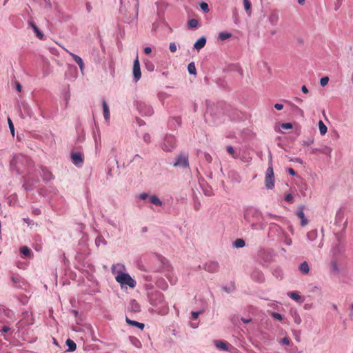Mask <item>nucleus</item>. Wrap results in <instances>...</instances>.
<instances>
[{
  "label": "nucleus",
  "instance_id": "f257e3e1",
  "mask_svg": "<svg viewBox=\"0 0 353 353\" xmlns=\"http://www.w3.org/2000/svg\"><path fill=\"white\" fill-rule=\"evenodd\" d=\"M243 219L252 230H263L266 227L262 212L254 207L248 206L244 209Z\"/></svg>",
  "mask_w": 353,
  "mask_h": 353
},
{
  "label": "nucleus",
  "instance_id": "f03ea898",
  "mask_svg": "<svg viewBox=\"0 0 353 353\" xmlns=\"http://www.w3.org/2000/svg\"><path fill=\"white\" fill-rule=\"evenodd\" d=\"M112 273L115 275V280L121 285H128L130 288H134L137 282L125 272V267L121 263L114 264L111 267Z\"/></svg>",
  "mask_w": 353,
  "mask_h": 353
},
{
  "label": "nucleus",
  "instance_id": "7ed1b4c3",
  "mask_svg": "<svg viewBox=\"0 0 353 353\" xmlns=\"http://www.w3.org/2000/svg\"><path fill=\"white\" fill-rule=\"evenodd\" d=\"M346 212V208L344 206L339 208L336 211L334 228H332V232H334L336 236L345 231L347 225Z\"/></svg>",
  "mask_w": 353,
  "mask_h": 353
},
{
  "label": "nucleus",
  "instance_id": "20e7f679",
  "mask_svg": "<svg viewBox=\"0 0 353 353\" xmlns=\"http://www.w3.org/2000/svg\"><path fill=\"white\" fill-rule=\"evenodd\" d=\"M176 139L174 136L168 134L165 137L162 149L166 152H170L176 147Z\"/></svg>",
  "mask_w": 353,
  "mask_h": 353
},
{
  "label": "nucleus",
  "instance_id": "39448f33",
  "mask_svg": "<svg viewBox=\"0 0 353 353\" xmlns=\"http://www.w3.org/2000/svg\"><path fill=\"white\" fill-rule=\"evenodd\" d=\"M137 108L143 116H151L154 112L152 108L150 105L141 101L137 102Z\"/></svg>",
  "mask_w": 353,
  "mask_h": 353
},
{
  "label": "nucleus",
  "instance_id": "423d86ee",
  "mask_svg": "<svg viewBox=\"0 0 353 353\" xmlns=\"http://www.w3.org/2000/svg\"><path fill=\"white\" fill-rule=\"evenodd\" d=\"M265 185L268 190H272L274 187V177L272 165H269L266 170Z\"/></svg>",
  "mask_w": 353,
  "mask_h": 353
},
{
  "label": "nucleus",
  "instance_id": "0eeeda50",
  "mask_svg": "<svg viewBox=\"0 0 353 353\" xmlns=\"http://www.w3.org/2000/svg\"><path fill=\"white\" fill-rule=\"evenodd\" d=\"M174 166L181 168H188L189 166L188 155L181 154L176 157Z\"/></svg>",
  "mask_w": 353,
  "mask_h": 353
},
{
  "label": "nucleus",
  "instance_id": "6e6552de",
  "mask_svg": "<svg viewBox=\"0 0 353 353\" xmlns=\"http://www.w3.org/2000/svg\"><path fill=\"white\" fill-rule=\"evenodd\" d=\"M150 302L154 306L163 304V294L161 292H155L150 296Z\"/></svg>",
  "mask_w": 353,
  "mask_h": 353
},
{
  "label": "nucleus",
  "instance_id": "1a4fd4ad",
  "mask_svg": "<svg viewBox=\"0 0 353 353\" xmlns=\"http://www.w3.org/2000/svg\"><path fill=\"white\" fill-rule=\"evenodd\" d=\"M133 77L135 82H137L141 77V72L138 57H137L133 62Z\"/></svg>",
  "mask_w": 353,
  "mask_h": 353
},
{
  "label": "nucleus",
  "instance_id": "9d476101",
  "mask_svg": "<svg viewBox=\"0 0 353 353\" xmlns=\"http://www.w3.org/2000/svg\"><path fill=\"white\" fill-rule=\"evenodd\" d=\"M72 163L77 167H81L83 162V156L81 152H72L71 154Z\"/></svg>",
  "mask_w": 353,
  "mask_h": 353
},
{
  "label": "nucleus",
  "instance_id": "9b49d317",
  "mask_svg": "<svg viewBox=\"0 0 353 353\" xmlns=\"http://www.w3.org/2000/svg\"><path fill=\"white\" fill-rule=\"evenodd\" d=\"M64 50L73 58L74 61L79 65L81 72L83 73L85 66L82 59L79 56L70 52L66 48H64Z\"/></svg>",
  "mask_w": 353,
  "mask_h": 353
},
{
  "label": "nucleus",
  "instance_id": "f8f14e48",
  "mask_svg": "<svg viewBox=\"0 0 353 353\" xmlns=\"http://www.w3.org/2000/svg\"><path fill=\"white\" fill-rule=\"evenodd\" d=\"M205 270L209 272H216L219 269V265L216 261H210L205 264Z\"/></svg>",
  "mask_w": 353,
  "mask_h": 353
},
{
  "label": "nucleus",
  "instance_id": "ddd939ff",
  "mask_svg": "<svg viewBox=\"0 0 353 353\" xmlns=\"http://www.w3.org/2000/svg\"><path fill=\"white\" fill-rule=\"evenodd\" d=\"M279 20V14L276 10L270 12L268 17V21L272 26H276Z\"/></svg>",
  "mask_w": 353,
  "mask_h": 353
},
{
  "label": "nucleus",
  "instance_id": "4468645a",
  "mask_svg": "<svg viewBox=\"0 0 353 353\" xmlns=\"http://www.w3.org/2000/svg\"><path fill=\"white\" fill-rule=\"evenodd\" d=\"M102 105L104 119L107 123H109L110 119V112L109 106L105 100H103Z\"/></svg>",
  "mask_w": 353,
  "mask_h": 353
},
{
  "label": "nucleus",
  "instance_id": "2eb2a0df",
  "mask_svg": "<svg viewBox=\"0 0 353 353\" xmlns=\"http://www.w3.org/2000/svg\"><path fill=\"white\" fill-rule=\"evenodd\" d=\"M251 277L253 280L257 282H263L264 281V275L261 271L259 270H254L251 274Z\"/></svg>",
  "mask_w": 353,
  "mask_h": 353
},
{
  "label": "nucleus",
  "instance_id": "dca6fc26",
  "mask_svg": "<svg viewBox=\"0 0 353 353\" xmlns=\"http://www.w3.org/2000/svg\"><path fill=\"white\" fill-rule=\"evenodd\" d=\"M296 215L301 219V224L302 226H305L307 224L308 221L305 216L303 208L302 206L299 208L296 212Z\"/></svg>",
  "mask_w": 353,
  "mask_h": 353
},
{
  "label": "nucleus",
  "instance_id": "f3484780",
  "mask_svg": "<svg viewBox=\"0 0 353 353\" xmlns=\"http://www.w3.org/2000/svg\"><path fill=\"white\" fill-rule=\"evenodd\" d=\"M206 43V39L204 37H200L194 44V48L197 50L202 49Z\"/></svg>",
  "mask_w": 353,
  "mask_h": 353
},
{
  "label": "nucleus",
  "instance_id": "a211bd4d",
  "mask_svg": "<svg viewBox=\"0 0 353 353\" xmlns=\"http://www.w3.org/2000/svg\"><path fill=\"white\" fill-rule=\"evenodd\" d=\"M148 201L156 206H161L163 205L162 201L155 194L150 195Z\"/></svg>",
  "mask_w": 353,
  "mask_h": 353
},
{
  "label": "nucleus",
  "instance_id": "6ab92c4d",
  "mask_svg": "<svg viewBox=\"0 0 353 353\" xmlns=\"http://www.w3.org/2000/svg\"><path fill=\"white\" fill-rule=\"evenodd\" d=\"M300 272L303 274H307L310 272V267L306 261L301 263L299 268Z\"/></svg>",
  "mask_w": 353,
  "mask_h": 353
},
{
  "label": "nucleus",
  "instance_id": "aec40b11",
  "mask_svg": "<svg viewBox=\"0 0 353 353\" xmlns=\"http://www.w3.org/2000/svg\"><path fill=\"white\" fill-rule=\"evenodd\" d=\"M343 268L335 263H332V275L339 276L343 274Z\"/></svg>",
  "mask_w": 353,
  "mask_h": 353
},
{
  "label": "nucleus",
  "instance_id": "412c9836",
  "mask_svg": "<svg viewBox=\"0 0 353 353\" xmlns=\"http://www.w3.org/2000/svg\"><path fill=\"white\" fill-rule=\"evenodd\" d=\"M126 322L128 325H132V326H135V327H139L140 330H143L144 328V324L143 323H139V322H137L136 321H133V320H130V319H128V317H126Z\"/></svg>",
  "mask_w": 353,
  "mask_h": 353
},
{
  "label": "nucleus",
  "instance_id": "4be33fe9",
  "mask_svg": "<svg viewBox=\"0 0 353 353\" xmlns=\"http://www.w3.org/2000/svg\"><path fill=\"white\" fill-rule=\"evenodd\" d=\"M30 26L32 28L34 32H35L37 37L40 39H42L43 38V33L39 30V28H37V26L33 23V22H30L29 23Z\"/></svg>",
  "mask_w": 353,
  "mask_h": 353
},
{
  "label": "nucleus",
  "instance_id": "5701e85b",
  "mask_svg": "<svg viewBox=\"0 0 353 353\" xmlns=\"http://www.w3.org/2000/svg\"><path fill=\"white\" fill-rule=\"evenodd\" d=\"M214 345L219 349H221V350H228V344L226 343L223 342V341H214Z\"/></svg>",
  "mask_w": 353,
  "mask_h": 353
},
{
  "label": "nucleus",
  "instance_id": "b1692460",
  "mask_svg": "<svg viewBox=\"0 0 353 353\" xmlns=\"http://www.w3.org/2000/svg\"><path fill=\"white\" fill-rule=\"evenodd\" d=\"M144 65L145 69L149 72H153L154 70V63L148 59L144 60Z\"/></svg>",
  "mask_w": 353,
  "mask_h": 353
},
{
  "label": "nucleus",
  "instance_id": "393cba45",
  "mask_svg": "<svg viewBox=\"0 0 353 353\" xmlns=\"http://www.w3.org/2000/svg\"><path fill=\"white\" fill-rule=\"evenodd\" d=\"M66 345L68 347V352H73L76 350V343L71 339H67Z\"/></svg>",
  "mask_w": 353,
  "mask_h": 353
},
{
  "label": "nucleus",
  "instance_id": "a878e982",
  "mask_svg": "<svg viewBox=\"0 0 353 353\" xmlns=\"http://www.w3.org/2000/svg\"><path fill=\"white\" fill-rule=\"evenodd\" d=\"M317 237V231L316 230H313L307 232V238L310 241H313Z\"/></svg>",
  "mask_w": 353,
  "mask_h": 353
},
{
  "label": "nucleus",
  "instance_id": "bb28decb",
  "mask_svg": "<svg viewBox=\"0 0 353 353\" xmlns=\"http://www.w3.org/2000/svg\"><path fill=\"white\" fill-rule=\"evenodd\" d=\"M226 150L234 159H237L239 157V154L231 145L227 146Z\"/></svg>",
  "mask_w": 353,
  "mask_h": 353
},
{
  "label": "nucleus",
  "instance_id": "cd10ccee",
  "mask_svg": "<svg viewBox=\"0 0 353 353\" xmlns=\"http://www.w3.org/2000/svg\"><path fill=\"white\" fill-rule=\"evenodd\" d=\"M232 37V34L228 32H221L219 34L218 38L221 41L226 40Z\"/></svg>",
  "mask_w": 353,
  "mask_h": 353
},
{
  "label": "nucleus",
  "instance_id": "c85d7f7f",
  "mask_svg": "<svg viewBox=\"0 0 353 353\" xmlns=\"http://www.w3.org/2000/svg\"><path fill=\"white\" fill-rule=\"evenodd\" d=\"M243 6H244L245 10L247 12L248 14L250 16L251 14L250 10H251V6H252L250 0H243Z\"/></svg>",
  "mask_w": 353,
  "mask_h": 353
},
{
  "label": "nucleus",
  "instance_id": "c756f323",
  "mask_svg": "<svg viewBox=\"0 0 353 353\" xmlns=\"http://www.w3.org/2000/svg\"><path fill=\"white\" fill-rule=\"evenodd\" d=\"M20 252L21 254H23L26 257H30L31 256V252L30 249L27 246H22L20 248Z\"/></svg>",
  "mask_w": 353,
  "mask_h": 353
},
{
  "label": "nucleus",
  "instance_id": "7c9ffc66",
  "mask_svg": "<svg viewBox=\"0 0 353 353\" xmlns=\"http://www.w3.org/2000/svg\"><path fill=\"white\" fill-rule=\"evenodd\" d=\"M319 128L321 134L323 135L327 132V127L322 121H319Z\"/></svg>",
  "mask_w": 353,
  "mask_h": 353
},
{
  "label": "nucleus",
  "instance_id": "2f4dec72",
  "mask_svg": "<svg viewBox=\"0 0 353 353\" xmlns=\"http://www.w3.org/2000/svg\"><path fill=\"white\" fill-rule=\"evenodd\" d=\"M131 310L135 312L140 311V305L139 303L133 300L130 302Z\"/></svg>",
  "mask_w": 353,
  "mask_h": 353
},
{
  "label": "nucleus",
  "instance_id": "473e14b6",
  "mask_svg": "<svg viewBox=\"0 0 353 353\" xmlns=\"http://www.w3.org/2000/svg\"><path fill=\"white\" fill-rule=\"evenodd\" d=\"M245 243L243 239H238L234 242V246L237 248H243Z\"/></svg>",
  "mask_w": 353,
  "mask_h": 353
},
{
  "label": "nucleus",
  "instance_id": "72a5a7b5",
  "mask_svg": "<svg viewBox=\"0 0 353 353\" xmlns=\"http://www.w3.org/2000/svg\"><path fill=\"white\" fill-rule=\"evenodd\" d=\"M95 243L97 246L105 245L106 244V241L102 236H98L95 240Z\"/></svg>",
  "mask_w": 353,
  "mask_h": 353
},
{
  "label": "nucleus",
  "instance_id": "f704fd0d",
  "mask_svg": "<svg viewBox=\"0 0 353 353\" xmlns=\"http://www.w3.org/2000/svg\"><path fill=\"white\" fill-rule=\"evenodd\" d=\"M288 296L296 301H299L301 300L300 295L296 292H290L288 293Z\"/></svg>",
  "mask_w": 353,
  "mask_h": 353
},
{
  "label": "nucleus",
  "instance_id": "c9c22d12",
  "mask_svg": "<svg viewBox=\"0 0 353 353\" xmlns=\"http://www.w3.org/2000/svg\"><path fill=\"white\" fill-rule=\"evenodd\" d=\"M292 316L296 324L299 325L301 323V318L296 312H292Z\"/></svg>",
  "mask_w": 353,
  "mask_h": 353
},
{
  "label": "nucleus",
  "instance_id": "e433bc0d",
  "mask_svg": "<svg viewBox=\"0 0 353 353\" xmlns=\"http://www.w3.org/2000/svg\"><path fill=\"white\" fill-rule=\"evenodd\" d=\"M188 70L190 74H196V70L195 65L193 62L188 64Z\"/></svg>",
  "mask_w": 353,
  "mask_h": 353
},
{
  "label": "nucleus",
  "instance_id": "4c0bfd02",
  "mask_svg": "<svg viewBox=\"0 0 353 353\" xmlns=\"http://www.w3.org/2000/svg\"><path fill=\"white\" fill-rule=\"evenodd\" d=\"M283 243L287 245H292V239L288 236V235L286 233H283Z\"/></svg>",
  "mask_w": 353,
  "mask_h": 353
},
{
  "label": "nucleus",
  "instance_id": "58836bf2",
  "mask_svg": "<svg viewBox=\"0 0 353 353\" xmlns=\"http://www.w3.org/2000/svg\"><path fill=\"white\" fill-rule=\"evenodd\" d=\"M198 26V21L196 19H192L188 21V26L190 28H196Z\"/></svg>",
  "mask_w": 353,
  "mask_h": 353
},
{
  "label": "nucleus",
  "instance_id": "ea45409f",
  "mask_svg": "<svg viewBox=\"0 0 353 353\" xmlns=\"http://www.w3.org/2000/svg\"><path fill=\"white\" fill-rule=\"evenodd\" d=\"M8 125H9V128H10V132H11L12 135L14 137V124H13L12 120L10 118H8Z\"/></svg>",
  "mask_w": 353,
  "mask_h": 353
},
{
  "label": "nucleus",
  "instance_id": "a19ab883",
  "mask_svg": "<svg viewBox=\"0 0 353 353\" xmlns=\"http://www.w3.org/2000/svg\"><path fill=\"white\" fill-rule=\"evenodd\" d=\"M200 8L201 9L205 12H208L210 11V9H209V6H208V4L205 2H202L201 4H200Z\"/></svg>",
  "mask_w": 353,
  "mask_h": 353
},
{
  "label": "nucleus",
  "instance_id": "79ce46f5",
  "mask_svg": "<svg viewBox=\"0 0 353 353\" xmlns=\"http://www.w3.org/2000/svg\"><path fill=\"white\" fill-rule=\"evenodd\" d=\"M130 341L131 343L137 347H140L141 346V343L140 341L134 338V337H130Z\"/></svg>",
  "mask_w": 353,
  "mask_h": 353
},
{
  "label": "nucleus",
  "instance_id": "37998d69",
  "mask_svg": "<svg viewBox=\"0 0 353 353\" xmlns=\"http://www.w3.org/2000/svg\"><path fill=\"white\" fill-rule=\"evenodd\" d=\"M329 81H330L329 77H324L321 79L320 84L321 86L324 87L328 83Z\"/></svg>",
  "mask_w": 353,
  "mask_h": 353
},
{
  "label": "nucleus",
  "instance_id": "c03bdc74",
  "mask_svg": "<svg viewBox=\"0 0 353 353\" xmlns=\"http://www.w3.org/2000/svg\"><path fill=\"white\" fill-rule=\"evenodd\" d=\"M43 177L46 180H50L52 178V174L47 170H43Z\"/></svg>",
  "mask_w": 353,
  "mask_h": 353
},
{
  "label": "nucleus",
  "instance_id": "a18cd8bd",
  "mask_svg": "<svg viewBox=\"0 0 353 353\" xmlns=\"http://www.w3.org/2000/svg\"><path fill=\"white\" fill-rule=\"evenodd\" d=\"M281 127L284 130H289L292 128V124L291 123H283L281 125Z\"/></svg>",
  "mask_w": 353,
  "mask_h": 353
},
{
  "label": "nucleus",
  "instance_id": "49530a36",
  "mask_svg": "<svg viewBox=\"0 0 353 353\" xmlns=\"http://www.w3.org/2000/svg\"><path fill=\"white\" fill-rule=\"evenodd\" d=\"M169 49L172 52H175L177 50V46L175 43L172 42L170 43Z\"/></svg>",
  "mask_w": 353,
  "mask_h": 353
},
{
  "label": "nucleus",
  "instance_id": "de8ad7c7",
  "mask_svg": "<svg viewBox=\"0 0 353 353\" xmlns=\"http://www.w3.org/2000/svg\"><path fill=\"white\" fill-rule=\"evenodd\" d=\"M280 344L289 345L290 344V339L288 337H284L281 340Z\"/></svg>",
  "mask_w": 353,
  "mask_h": 353
},
{
  "label": "nucleus",
  "instance_id": "09e8293b",
  "mask_svg": "<svg viewBox=\"0 0 353 353\" xmlns=\"http://www.w3.org/2000/svg\"><path fill=\"white\" fill-rule=\"evenodd\" d=\"M271 316L274 318L275 319L278 320V321H282L283 319V317L281 316V314L277 313V312H272L271 314Z\"/></svg>",
  "mask_w": 353,
  "mask_h": 353
},
{
  "label": "nucleus",
  "instance_id": "8fccbe9b",
  "mask_svg": "<svg viewBox=\"0 0 353 353\" xmlns=\"http://www.w3.org/2000/svg\"><path fill=\"white\" fill-rule=\"evenodd\" d=\"M22 107H23V110L26 112L27 115L30 117L31 112H30L28 105L27 103H22Z\"/></svg>",
  "mask_w": 353,
  "mask_h": 353
},
{
  "label": "nucleus",
  "instance_id": "3c124183",
  "mask_svg": "<svg viewBox=\"0 0 353 353\" xmlns=\"http://www.w3.org/2000/svg\"><path fill=\"white\" fill-rule=\"evenodd\" d=\"M150 195H149L148 193L146 192H142L141 194H139V198L141 199V200H145L147 199H149V197H150Z\"/></svg>",
  "mask_w": 353,
  "mask_h": 353
},
{
  "label": "nucleus",
  "instance_id": "603ef678",
  "mask_svg": "<svg viewBox=\"0 0 353 353\" xmlns=\"http://www.w3.org/2000/svg\"><path fill=\"white\" fill-rule=\"evenodd\" d=\"M143 139L145 143H150L151 141V137L150 134L145 133L143 136Z\"/></svg>",
  "mask_w": 353,
  "mask_h": 353
},
{
  "label": "nucleus",
  "instance_id": "864d4df0",
  "mask_svg": "<svg viewBox=\"0 0 353 353\" xmlns=\"http://www.w3.org/2000/svg\"><path fill=\"white\" fill-rule=\"evenodd\" d=\"M285 200L288 202H292L293 201V196L291 194H288L285 196Z\"/></svg>",
  "mask_w": 353,
  "mask_h": 353
},
{
  "label": "nucleus",
  "instance_id": "5fc2aeb1",
  "mask_svg": "<svg viewBox=\"0 0 353 353\" xmlns=\"http://www.w3.org/2000/svg\"><path fill=\"white\" fill-rule=\"evenodd\" d=\"M144 52L146 54H150L152 53V48L150 47H145L144 48Z\"/></svg>",
  "mask_w": 353,
  "mask_h": 353
},
{
  "label": "nucleus",
  "instance_id": "6e6d98bb",
  "mask_svg": "<svg viewBox=\"0 0 353 353\" xmlns=\"http://www.w3.org/2000/svg\"><path fill=\"white\" fill-rule=\"evenodd\" d=\"M274 108L277 110H281L283 108V105L281 103H276L274 105Z\"/></svg>",
  "mask_w": 353,
  "mask_h": 353
},
{
  "label": "nucleus",
  "instance_id": "4d7b16f0",
  "mask_svg": "<svg viewBox=\"0 0 353 353\" xmlns=\"http://www.w3.org/2000/svg\"><path fill=\"white\" fill-rule=\"evenodd\" d=\"M166 276L172 284H174L176 283V278H171V276L169 274L166 275Z\"/></svg>",
  "mask_w": 353,
  "mask_h": 353
},
{
  "label": "nucleus",
  "instance_id": "13d9d810",
  "mask_svg": "<svg viewBox=\"0 0 353 353\" xmlns=\"http://www.w3.org/2000/svg\"><path fill=\"white\" fill-rule=\"evenodd\" d=\"M205 159L209 163H210L212 160V157L209 154H205Z\"/></svg>",
  "mask_w": 353,
  "mask_h": 353
},
{
  "label": "nucleus",
  "instance_id": "bf43d9fd",
  "mask_svg": "<svg viewBox=\"0 0 353 353\" xmlns=\"http://www.w3.org/2000/svg\"><path fill=\"white\" fill-rule=\"evenodd\" d=\"M199 312H192V315L194 319H196L199 315Z\"/></svg>",
  "mask_w": 353,
  "mask_h": 353
},
{
  "label": "nucleus",
  "instance_id": "052dcab7",
  "mask_svg": "<svg viewBox=\"0 0 353 353\" xmlns=\"http://www.w3.org/2000/svg\"><path fill=\"white\" fill-rule=\"evenodd\" d=\"M288 172L290 174L292 175V176H294L295 175V171L292 169V168H289L288 169Z\"/></svg>",
  "mask_w": 353,
  "mask_h": 353
},
{
  "label": "nucleus",
  "instance_id": "680f3d73",
  "mask_svg": "<svg viewBox=\"0 0 353 353\" xmlns=\"http://www.w3.org/2000/svg\"><path fill=\"white\" fill-rule=\"evenodd\" d=\"M301 90H302V92H304V93H307V92H308V90H307V88H306V86H305V85H303V86L301 87Z\"/></svg>",
  "mask_w": 353,
  "mask_h": 353
},
{
  "label": "nucleus",
  "instance_id": "e2e57ef3",
  "mask_svg": "<svg viewBox=\"0 0 353 353\" xmlns=\"http://www.w3.org/2000/svg\"><path fill=\"white\" fill-rule=\"evenodd\" d=\"M16 88H17V91H19V92L21 91V85L19 83H17Z\"/></svg>",
  "mask_w": 353,
  "mask_h": 353
},
{
  "label": "nucleus",
  "instance_id": "0e129e2a",
  "mask_svg": "<svg viewBox=\"0 0 353 353\" xmlns=\"http://www.w3.org/2000/svg\"><path fill=\"white\" fill-rule=\"evenodd\" d=\"M32 212L34 214H39L41 213V211L39 209H34V210H33Z\"/></svg>",
  "mask_w": 353,
  "mask_h": 353
},
{
  "label": "nucleus",
  "instance_id": "69168bd1",
  "mask_svg": "<svg viewBox=\"0 0 353 353\" xmlns=\"http://www.w3.org/2000/svg\"><path fill=\"white\" fill-rule=\"evenodd\" d=\"M341 1H338L337 3H336V6H335V10H338L341 6Z\"/></svg>",
  "mask_w": 353,
  "mask_h": 353
},
{
  "label": "nucleus",
  "instance_id": "338daca9",
  "mask_svg": "<svg viewBox=\"0 0 353 353\" xmlns=\"http://www.w3.org/2000/svg\"><path fill=\"white\" fill-rule=\"evenodd\" d=\"M241 320H242V321H243V323H249V322H250V321H251V319H246L242 318V319H241Z\"/></svg>",
  "mask_w": 353,
  "mask_h": 353
},
{
  "label": "nucleus",
  "instance_id": "774afa93",
  "mask_svg": "<svg viewBox=\"0 0 353 353\" xmlns=\"http://www.w3.org/2000/svg\"><path fill=\"white\" fill-rule=\"evenodd\" d=\"M2 330H3V332H8V331L10 330V328H9L8 327H7V326H4V327H3V329H2Z\"/></svg>",
  "mask_w": 353,
  "mask_h": 353
}]
</instances>
